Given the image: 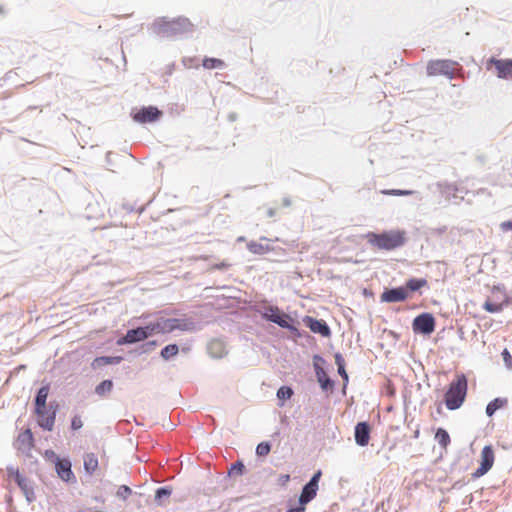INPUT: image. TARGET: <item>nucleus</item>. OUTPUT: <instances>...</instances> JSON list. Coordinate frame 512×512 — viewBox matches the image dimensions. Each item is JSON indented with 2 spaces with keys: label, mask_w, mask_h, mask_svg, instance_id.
<instances>
[{
  "label": "nucleus",
  "mask_w": 512,
  "mask_h": 512,
  "mask_svg": "<svg viewBox=\"0 0 512 512\" xmlns=\"http://www.w3.org/2000/svg\"><path fill=\"white\" fill-rule=\"evenodd\" d=\"M366 237L370 245L380 250H394L403 246L406 242V233L403 230H389L382 233L370 232Z\"/></svg>",
  "instance_id": "nucleus-1"
},
{
  "label": "nucleus",
  "mask_w": 512,
  "mask_h": 512,
  "mask_svg": "<svg viewBox=\"0 0 512 512\" xmlns=\"http://www.w3.org/2000/svg\"><path fill=\"white\" fill-rule=\"evenodd\" d=\"M467 378L464 374L456 376L445 394V405L449 410H456L461 407L467 394Z\"/></svg>",
  "instance_id": "nucleus-2"
},
{
  "label": "nucleus",
  "mask_w": 512,
  "mask_h": 512,
  "mask_svg": "<svg viewBox=\"0 0 512 512\" xmlns=\"http://www.w3.org/2000/svg\"><path fill=\"white\" fill-rule=\"evenodd\" d=\"M458 70V63L452 60H431L426 71L428 76H445L452 79Z\"/></svg>",
  "instance_id": "nucleus-3"
},
{
  "label": "nucleus",
  "mask_w": 512,
  "mask_h": 512,
  "mask_svg": "<svg viewBox=\"0 0 512 512\" xmlns=\"http://www.w3.org/2000/svg\"><path fill=\"white\" fill-rule=\"evenodd\" d=\"M509 297L504 288L494 286L491 289V294L485 301L483 308L490 313H497L508 306Z\"/></svg>",
  "instance_id": "nucleus-4"
},
{
  "label": "nucleus",
  "mask_w": 512,
  "mask_h": 512,
  "mask_svg": "<svg viewBox=\"0 0 512 512\" xmlns=\"http://www.w3.org/2000/svg\"><path fill=\"white\" fill-rule=\"evenodd\" d=\"M158 322L156 329H159V334L171 333L175 330L190 331L194 329V323L186 318H168L161 319Z\"/></svg>",
  "instance_id": "nucleus-5"
},
{
  "label": "nucleus",
  "mask_w": 512,
  "mask_h": 512,
  "mask_svg": "<svg viewBox=\"0 0 512 512\" xmlns=\"http://www.w3.org/2000/svg\"><path fill=\"white\" fill-rule=\"evenodd\" d=\"M38 425L47 431H51L55 424L56 408L52 406L35 407Z\"/></svg>",
  "instance_id": "nucleus-6"
},
{
  "label": "nucleus",
  "mask_w": 512,
  "mask_h": 512,
  "mask_svg": "<svg viewBox=\"0 0 512 512\" xmlns=\"http://www.w3.org/2000/svg\"><path fill=\"white\" fill-rule=\"evenodd\" d=\"M480 466L473 472V478H480L485 475L493 466L495 454L492 446H484L480 455Z\"/></svg>",
  "instance_id": "nucleus-7"
},
{
  "label": "nucleus",
  "mask_w": 512,
  "mask_h": 512,
  "mask_svg": "<svg viewBox=\"0 0 512 512\" xmlns=\"http://www.w3.org/2000/svg\"><path fill=\"white\" fill-rule=\"evenodd\" d=\"M412 327L416 333L429 335L435 330V319L430 313H422L414 318Z\"/></svg>",
  "instance_id": "nucleus-8"
},
{
  "label": "nucleus",
  "mask_w": 512,
  "mask_h": 512,
  "mask_svg": "<svg viewBox=\"0 0 512 512\" xmlns=\"http://www.w3.org/2000/svg\"><path fill=\"white\" fill-rule=\"evenodd\" d=\"M322 476V472L318 470L311 480L303 487L302 492L299 497V504H308L310 501H312L318 491V482Z\"/></svg>",
  "instance_id": "nucleus-9"
},
{
  "label": "nucleus",
  "mask_w": 512,
  "mask_h": 512,
  "mask_svg": "<svg viewBox=\"0 0 512 512\" xmlns=\"http://www.w3.org/2000/svg\"><path fill=\"white\" fill-rule=\"evenodd\" d=\"M494 67L499 78H512V59L491 58L487 62V69Z\"/></svg>",
  "instance_id": "nucleus-10"
},
{
  "label": "nucleus",
  "mask_w": 512,
  "mask_h": 512,
  "mask_svg": "<svg viewBox=\"0 0 512 512\" xmlns=\"http://www.w3.org/2000/svg\"><path fill=\"white\" fill-rule=\"evenodd\" d=\"M161 115L162 112L158 110L156 107L148 106L143 107L140 110L134 112L132 114V117L133 120L138 123H147L156 121Z\"/></svg>",
  "instance_id": "nucleus-11"
},
{
  "label": "nucleus",
  "mask_w": 512,
  "mask_h": 512,
  "mask_svg": "<svg viewBox=\"0 0 512 512\" xmlns=\"http://www.w3.org/2000/svg\"><path fill=\"white\" fill-rule=\"evenodd\" d=\"M409 297H410V294L408 293L407 288H404L403 286H401V287L385 290L381 294L380 299L382 302L395 303V302L405 301Z\"/></svg>",
  "instance_id": "nucleus-12"
},
{
  "label": "nucleus",
  "mask_w": 512,
  "mask_h": 512,
  "mask_svg": "<svg viewBox=\"0 0 512 512\" xmlns=\"http://www.w3.org/2000/svg\"><path fill=\"white\" fill-rule=\"evenodd\" d=\"M263 316L268 321L276 323L282 328H290V317L287 314L282 313L278 308L270 307Z\"/></svg>",
  "instance_id": "nucleus-13"
},
{
  "label": "nucleus",
  "mask_w": 512,
  "mask_h": 512,
  "mask_svg": "<svg viewBox=\"0 0 512 512\" xmlns=\"http://www.w3.org/2000/svg\"><path fill=\"white\" fill-rule=\"evenodd\" d=\"M34 446V437L31 429H26L21 432L16 440V447L22 452H30Z\"/></svg>",
  "instance_id": "nucleus-14"
},
{
  "label": "nucleus",
  "mask_w": 512,
  "mask_h": 512,
  "mask_svg": "<svg viewBox=\"0 0 512 512\" xmlns=\"http://www.w3.org/2000/svg\"><path fill=\"white\" fill-rule=\"evenodd\" d=\"M55 469L58 476L65 482H69L75 478L71 469V462L69 459H57Z\"/></svg>",
  "instance_id": "nucleus-15"
},
{
  "label": "nucleus",
  "mask_w": 512,
  "mask_h": 512,
  "mask_svg": "<svg viewBox=\"0 0 512 512\" xmlns=\"http://www.w3.org/2000/svg\"><path fill=\"white\" fill-rule=\"evenodd\" d=\"M147 339V334L144 329L136 328L128 330L125 336L118 340V344H132Z\"/></svg>",
  "instance_id": "nucleus-16"
},
{
  "label": "nucleus",
  "mask_w": 512,
  "mask_h": 512,
  "mask_svg": "<svg viewBox=\"0 0 512 512\" xmlns=\"http://www.w3.org/2000/svg\"><path fill=\"white\" fill-rule=\"evenodd\" d=\"M370 440V427L366 422H359L355 427V441L360 446H366Z\"/></svg>",
  "instance_id": "nucleus-17"
},
{
  "label": "nucleus",
  "mask_w": 512,
  "mask_h": 512,
  "mask_svg": "<svg viewBox=\"0 0 512 512\" xmlns=\"http://www.w3.org/2000/svg\"><path fill=\"white\" fill-rule=\"evenodd\" d=\"M308 327L314 333H318L324 337L330 335V329L324 320H318L311 317L307 318Z\"/></svg>",
  "instance_id": "nucleus-18"
},
{
  "label": "nucleus",
  "mask_w": 512,
  "mask_h": 512,
  "mask_svg": "<svg viewBox=\"0 0 512 512\" xmlns=\"http://www.w3.org/2000/svg\"><path fill=\"white\" fill-rule=\"evenodd\" d=\"M208 353L213 358H222L226 355V346L223 341L214 339L208 344Z\"/></svg>",
  "instance_id": "nucleus-19"
},
{
  "label": "nucleus",
  "mask_w": 512,
  "mask_h": 512,
  "mask_svg": "<svg viewBox=\"0 0 512 512\" xmlns=\"http://www.w3.org/2000/svg\"><path fill=\"white\" fill-rule=\"evenodd\" d=\"M317 380L323 390H328L333 387V381L329 378L325 370L318 364L314 365Z\"/></svg>",
  "instance_id": "nucleus-20"
},
{
  "label": "nucleus",
  "mask_w": 512,
  "mask_h": 512,
  "mask_svg": "<svg viewBox=\"0 0 512 512\" xmlns=\"http://www.w3.org/2000/svg\"><path fill=\"white\" fill-rule=\"evenodd\" d=\"M14 479L18 486L21 488V490L26 495V498L28 501H32L33 498V489L30 487L28 481L26 478H24L19 471L14 472Z\"/></svg>",
  "instance_id": "nucleus-21"
},
{
  "label": "nucleus",
  "mask_w": 512,
  "mask_h": 512,
  "mask_svg": "<svg viewBox=\"0 0 512 512\" xmlns=\"http://www.w3.org/2000/svg\"><path fill=\"white\" fill-rule=\"evenodd\" d=\"M84 469L85 471L92 475L98 469V458L94 453H86L83 456Z\"/></svg>",
  "instance_id": "nucleus-22"
},
{
  "label": "nucleus",
  "mask_w": 512,
  "mask_h": 512,
  "mask_svg": "<svg viewBox=\"0 0 512 512\" xmlns=\"http://www.w3.org/2000/svg\"><path fill=\"white\" fill-rule=\"evenodd\" d=\"M247 248L251 253L260 255L273 250L272 247L267 242L262 243L256 241H251L250 243H248Z\"/></svg>",
  "instance_id": "nucleus-23"
},
{
  "label": "nucleus",
  "mask_w": 512,
  "mask_h": 512,
  "mask_svg": "<svg viewBox=\"0 0 512 512\" xmlns=\"http://www.w3.org/2000/svg\"><path fill=\"white\" fill-rule=\"evenodd\" d=\"M121 361H122V357H120V356H115V357L101 356V357L95 358L91 365L93 368H99V367L105 366V365L118 364Z\"/></svg>",
  "instance_id": "nucleus-24"
},
{
  "label": "nucleus",
  "mask_w": 512,
  "mask_h": 512,
  "mask_svg": "<svg viewBox=\"0 0 512 512\" xmlns=\"http://www.w3.org/2000/svg\"><path fill=\"white\" fill-rule=\"evenodd\" d=\"M508 403L506 398H495L488 403L486 407V414L491 417L498 409L503 408Z\"/></svg>",
  "instance_id": "nucleus-25"
},
{
  "label": "nucleus",
  "mask_w": 512,
  "mask_h": 512,
  "mask_svg": "<svg viewBox=\"0 0 512 512\" xmlns=\"http://www.w3.org/2000/svg\"><path fill=\"white\" fill-rule=\"evenodd\" d=\"M427 284V280L424 278H411L406 282V286L404 288H407L408 293L415 292L427 286Z\"/></svg>",
  "instance_id": "nucleus-26"
},
{
  "label": "nucleus",
  "mask_w": 512,
  "mask_h": 512,
  "mask_svg": "<svg viewBox=\"0 0 512 512\" xmlns=\"http://www.w3.org/2000/svg\"><path fill=\"white\" fill-rule=\"evenodd\" d=\"M49 390V385H45L38 390V393L35 398V407L43 408L44 406L47 405L46 401L49 395Z\"/></svg>",
  "instance_id": "nucleus-27"
},
{
  "label": "nucleus",
  "mask_w": 512,
  "mask_h": 512,
  "mask_svg": "<svg viewBox=\"0 0 512 512\" xmlns=\"http://www.w3.org/2000/svg\"><path fill=\"white\" fill-rule=\"evenodd\" d=\"M435 440L443 449H446L451 442L448 432L443 428L437 429L435 433Z\"/></svg>",
  "instance_id": "nucleus-28"
},
{
  "label": "nucleus",
  "mask_w": 512,
  "mask_h": 512,
  "mask_svg": "<svg viewBox=\"0 0 512 512\" xmlns=\"http://www.w3.org/2000/svg\"><path fill=\"white\" fill-rule=\"evenodd\" d=\"M202 66L208 70L221 69L225 66V63L223 60L218 58L205 57L202 61Z\"/></svg>",
  "instance_id": "nucleus-29"
},
{
  "label": "nucleus",
  "mask_w": 512,
  "mask_h": 512,
  "mask_svg": "<svg viewBox=\"0 0 512 512\" xmlns=\"http://www.w3.org/2000/svg\"><path fill=\"white\" fill-rule=\"evenodd\" d=\"M113 388V382L111 380H104L95 388V393L99 396H105L110 393Z\"/></svg>",
  "instance_id": "nucleus-30"
},
{
  "label": "nucleus",
  "mask_w": 512,
  "mask_h": 512,
  "mask_svg": "<svg viewBox=\"0 0 512 512\" xmlns=\"http://www.w3.org/2000/svg\"><path fill=\"white\" fill-rule=\"evenodd\" d=\"M178 352L179 348L176 344H169L161 350L160 355L164 360H169L171 357L176 356Z\"/></svg>",
  "instance_id": "nucleus-31"
},
{
  "label": "nucleus",
  "mask_w": 512,
  "mask_h": 512,
  "mask_svg": "<svg viewBox=\"0 0 512 512\" xmlns=\"http://www.w3.org/2000/svg\"><path fill=\"white\" fill-rule=\"evenodd\" d=\"M335 363H336V365L338 367V373L342 376L343 380L345 382H347L348 381V375H347L346 370H345V361H344V359H343L341 354L337 353L335 355Z\"/></svg>",
  "instance_id": "nucleus-32"
},
{
  "label": "nucleus",
  "mask_w": 512,
  "mask_h": 512,
  "mask_svg": "<svg viewBox=\"0 0 512 512\" xmlns=\"http://www.w3.org/2000/svg\"><path fill=\"white\" fill-rule=\"evenodd\" d=\"M293 395V390L288 386H282L277 391V397L280 400L290 399Z\"/></svg>",
  "instance_id": "nucleus-33"
},
{
  "label": "nucleus",
  "mask_w": 512,
  "mask_h": 512,
  "mask_svg": "<svg viewBox=\"0 0 512 512\" xmlns=\"http://www.w3.org/2000/svg\"><path fill=\"white\" fill-rule=\"evenodd\" d=\"M271 447L268 442H261L256 447V454L258 456H267L270 453Z\"/></svg>",
  "instance_id": "nucleus-34"
},
{
  "label": "nucleus",
  "mask_w": 512,
  "mask_h": 512,
  "mask_svg": "<svg viewBox=\"0 0 512 512\" xmlns=\"http://www.w3.org/2000/svg\"><path fill=\"white\" fill-rule=\"evenodd\" d=\"M171 495V489L169 488H166V487H161L159 489L156 490V493H155V500L161 504L162 503V498L163 497H169Z\"/></svg>",
  "instance_id": "nucleus-35"
},
{
  "label": "nucleus",
  "mask_w": 512,
  "mask_h": 512,
  "mask_svg": "<svg viewBox=\"0 0 512 512\" xmlns=\"http://www.w3.org/2000/svg\"><path fill=\"white\" fill-rule=\"evenodd\" d=\"M383 194L392 195V196H406L411 195L413 191L411 190H400V189H391V190H383Z\"/></svg>",
  "instance_id": "nucleus-36"
},
{
  "label": "nucleus",
  "mask_w": 512,
  "mask_h": 512,
  "mask_svg": "<svg viewBox=\"0 0 512 512\" xmlns=\"http://www.w3.org/2000/svg\"><path fill=\"white\" fill-rule=\"evenodd\" d=\"M157 326H158V322H155V323H150L147 326L140 327V328L144 329V331L147 334V338H148L150 335L159 334V329H156Z\"/></svg>",
  "instance_id": "nucleus-37"
},
{
  "label": "nucleus",
  "mask_w": 512,
  "mask_h": 512,
  "mask_svg": "<svg viewBox=\"0 0 512 512\" xmlns=\"http://www.w3.org/2000/svg\"><path fill=\"white\" fill-rule=\"evenodd\" d=\"M82 426H83V421H82L81 416L75 415L71 420V428L73 430H78V429L82 428Z\"/></svg>",
  "instance_id": "nucleus-38"
},
{
  "label": "nucleus",
  "mask_w": 512,
  "mask_h": 512,
  "mask_svg": "<svg viewBox=\"0 0 512 512\" xmlns=\"http://www.w3.org/2000/svg\"><path fill=\"white\" fill-rule=\"evenodd\" d=\"M502 357L505 365L508 368H512V356L507 349H504V351L502 352Z\"/></svg>",
  "instance_id": "nucleus-39"
},
{
  "label": "nucleus",
  "mask_w": 512,
  "mask_h": 512,
  "mask_svg": "<svg viewBox=\"0 0 512 512\" xmlns=\"http://www.w3.org/2000/svg\"><path fill=\"white\" fill-rule=\"evenodd\" d=\"M44 458L46 460L54 462L55 464L57 462V459H60L53 450H46L44 452Z\"/></svg>",
  "instance_id": "nucleus-40"
},
{
  "label": "nucleus",
  "mask_w": 512,
  "mask_h": 512,
  "mask_svg": "<svg viewBox=\"0 0 512 512\" xmlns=\"http://www.w3.org/2000/svg\"><path fill=\"white\" fill-rule=\"evenodd\" d=\"M230 267H231V263H229V262L224 260V261H221L220 263H217V264L213 265L211 267V270H214V269H216V270H226V269H228Z\"/></svg>",
  "instance_id": "nucleus-41"
},
{
  "label": "nucleus",
  "mask_w": 512,
  "mask_h": 512,
  "mask_svg": "<svg viewBox=\"0 0 512 512\" xmlns=\"http://www.w3.org/2000/svg\"><path fill=\"white\" fill-rule=\"evenodd\" d=\"M289 481H290V475H288V474L280 475L278 478V484L281 486H285Z\"/></svg>",
  "instance_id": "nucleus-42"
},
{
  "label": "nucleus",
  "mask_w": 512,
  "mask_h": 512,
  "mask_svg": "<svg viewBox=\"0 0 512 512\" xmlns=\"http://www.w3.org/2000/svg\"><path fill=\"white\" fill-rule=\"evenodd\" d=\"M500 228L502 231H512V220L511 221H504L500 224Z\"/></svg>",
  "instance_id": "nucleus-43"
},
{
  "label": "nucleus",
  "mask_w": 512,
  "mask_h": 512,
  "mask_svg": "<svg viewBox=\"0 0 512 512\" xmlns=\"http://www.w3.org/2000/svg\"><path fill=\"white\" fill-rule=\"evenodd\" d=\"M131 492L132 491H131V489L128 486L123 485V486L120 487V489L118 491V494L119 495H123L124 497H126V496L130 495Z\"/></svg>",
  "instance_id": "nucleus-44"
},
{
  "label": "nucleus",
  "mask_w": 512,
  "mask_h": 512,
  "mask_svg": "<svg viewBox=\"0 0 512 512\" xmlns=\"http://www.w3.org/2000/svg\"><path fill=\"white\" fill-rule=\"evenodd\" d=\"M306 511V505L305 504H299V506L290 508L286 512H305Z\"/></svg>",
  "instance_id": "nucleus-45"
},
{
  "label": "nucleus",
  "mask_w": 512,
  "mask_h": 512,
  "mask_svg": "<svg viewBox=\"0 0 512 512\" xmlns=\"http://www.w3.org/2000/svg\"><path fill=\"white\" fill-rule=\"evenodd\" d=\"M233 469H236V470H238L239 472H242L243 464L239 463V464H238V466H237V465H234V466H233Z\"/></svg>",
  "instance_id": "nucleus-46"
},
{
  "label": "nucleus",
  "mask_w": 512,
  "mask_h": 512,
  "mask_svg": "<svg viewBox=\"0 0 512 512\" xmlns=\"http://www.w3.org/2000/svg\"><path fill=\"white\" fill-rule=\"evenodd\" d=\"M200 259L207 260V257L206 256H202V257H200Z\"/></svg>",
  "instance_id": "nucleus-47"
},
{
  "label": "nucleus",
  "mask_w": 512,
  "mask_h": 512,
  "mask_svg": "<svg viewBox=\"0 0 512 512\" xmlns=\"http://www.w3.org/2000/svg\"><path fill=\"white\" fill-rule=\"evenodd\" d=\"M418 435H419V431H416L415 432V437H418Z\"/></svg>",
  "instance_id": "nucleus-48"
}]
</instances>
